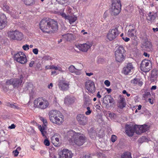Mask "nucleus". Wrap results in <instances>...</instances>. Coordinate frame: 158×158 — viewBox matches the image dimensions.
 Segmentation results:
<instances>
[{"label":"nucleus","mask_w":158,"mask_h":158,"mask_svg":"<svg viewBox=\"0 0 158 158\" xmlns=\"http://www.w3.org/2000/svg\"><path fill=\"white\" fill-rule=\"evenodd\" d=\"M69 136V141L73 145L81 146L86 141V138L85 135L81 133H76L73 131L68 132Z\"/></svg>","instance_id":"obj_1"},{"label":"nucleus","mask_w":158,"mask_h":158,"mask_svg":"<svg viewBox=\"0 0 158 158\" xmlns=\"http://www.w3.org/2000/svg\"><path fill=\"white\" fill-rule=\"evenodd\" d=\"M40 27L44 32L48 33L50 31H55L57 30V25L56 22L47 19L42 20L40 24Z\"/></svg>","instance_id":"obj_2"},{"label":"nucleus","mask_w":158,"mask_h":158,"mask_svg":"<svg viewBox=\"0 0 158 158\" xmlns=\"http://www.w3.org/2000/svg\"><path fill=\"white\" fill-rule=\"evenodd\" d=\"M50 121L58 125L62 124L64 121V117L62 114L56 110L50 111L48 114Z\"/></svg>","instance_id":"obj_3"},{"label":"nucleus","mask_w":158,"mask_h":158,"mask_svg":"<svg viewBox=\"0 0 158 158\" xmlns=\"http://www.w3.org/2000/svg\"><path fill=\"white\" fill-rule=\"evenodd\" d=\"M34 103L35 107L41 109L46 108L49 104L48 101L42 98H39L35 99Z\"/></svg>","instance_id":"obj_4"},{"label":"nucleus","mask_w":158,"mask_h":158,"mask_svg":"<svg viewBox=\"0 0 158 158\" xmlns=\"http://www.w3.org/2000/svg\"><path fill=\"white\" fill-rule=\"evenodd\" d=\"M125 52V50L123 46H119L115 52V58L117 61L120 62L124 60Z\"/></svg>","instance_id":"obj_5"},{"label":"nucleus","mask_w":158,"mask_h":158,"mask_svg":"<svg viewBox=\"0 0 158 158\" xmlns=\"http://www.w3.org/2000/svg\"><path fill=\"white\" fill-rule=\"evenodd\" d=\"M121 6L120 0H113L110 8L111 14L114 15H118L120 12Z\"/></svg>","instance_id":"obj_6"},{"label":"nucleus","mask_w":158,"mask_h":158,"mask_svg":"<svg viewBox=\"0 0 158 158\" xmlns=\"http://www.w3.org/2000/svg\"><path fill=\"white\" fill-rule=\"evenodd\" d=\"M14 58L15 60L21 64H25L27 62L26 55L24 53L20 51L14 54Z\"/></svg>","instance_id":"obj_7"},{"label":"nucleus","mask_w":158,"mask_h":158,"mask_svg":"<svg viewBox=\"0 0 158 158\" xmlns=\"http://www.w3.org/2000/svg\"><path fill=\"white\" fill-rule=\"evenodd\" d=\"M8 36L11 39L18 40H22L23 37V34L16 30L9 31Z\"/></svg>","instance_id":"obj_8"},{"label":"nucleus","mask_w":158,"mask_h":158,"mask_svg":"<svg viewBox=\"0 0 158 158\" xmlns=\"http://www.w3.org/2000/svg\"><path fill=\"white\" fill-rule=\"evenodd\" d=\"M152 64L148 60H143L140 64V68L142 71L146 72L149 71L151 69Z\"/></svg>","instance_id":"obj_9"},{"label":"nucleus","mask_w":158,"mask_h":158,"mask_svg":"<svg viewBox=\"0 0 158 158\" xmlns=\"http://www.w3.org/2000/svg\"><path fill=\"white\" fill-rule=\"evenodd\" d=\"M118 35V28L115 27L109 30L106 35V38L110 41H112L115 39Z\"/></svg>","instance_id":"obj_10"},{"label":"nucleus","mask_w":158,"mask_h":158,"mask_svg":"<svg viewBox=\"0 0 158 158\" xmlns=\"http://www.w3.org/2000/svg\"><path fill=\"white\" fill-rule=\"evenodd\" d=\"M73 155L71 151L65 148L58 152L59 158H72Z\"/></svg>","instance_id":"obj_11"},{"label":"nucleus","mask_w":158,"mask_h":158,"mask_svg":"<svg viewBox=\"0 0 158 158\" xmlns=\"http://www.w3.org/2000/svg\"><path fill=\"white\" fill-rule=\"evenodd\" d=\"M92 45V44L91 43L88 42L84 44H76L75 46L79 50L86 52L90 48Z\"/></svg>","instance_id":"obj_12"},{"label":"nucleus","mask_w":158,"mask_h":158,"mask_svg":"<svg viewBox=\"0 0 158 158\" xmlns=\"http://www.w3.org/2000/svg\"><path fill=\"white\" fill-rule=\"evenodd\" d=\"M135 132L137 135H140L142 133L145 132L149 130V127L147 125L134 126Z\"/></svg>","instance_id":"obj_13"},{"label":"nucleus","mask_w":158,"mask_h":158,"mask_svg":"<svg viewBox=\"0 0 158 158\" xmlns=\"http://www.w3.org/2000/svg\"><path fill=\"white\" fill-rule=\"evenodd\" d=\"M22 82V78L20 79H12L7 80L6 81L7 85H12L14 87H18L21 85Z\"/></svg>","instance_id":"obj_14"},{"label":"nucleus","mask_w":158,"mask_h":158,"mask_svg":"<svg viewBox=\"0 0 158 158\" xmlns=\"http://www.w3.org/2000/svg\"><path fill=\"white\" fill-rule=\"evenodd\" d=\"M86 89L91 93L94 92L95 91V86L94 82L90 80L87 81L85 84Z\"/></svg>","instance_id":"obj_15"},{"label":"nucleus","mask_w":158,"mask_h":158,"mask_svg":"<svg viewBox=\"0 0 158 158\" xmlns=\"http://www.w3.org/2000/svg\"><path fill=\"white\" fill-rule=\"evenodd\" d=\"M77 119L79 123L83 125H86L87 122V118L83 114H79L77 116Z\"/></svg>","instance_id":"obj_16"},{"label":"nucleus","mask_w":158,"mask_h":158,"mask_svg":"<svg viewBox=\"0 0 158 158\" xmlns=\"http://www.w3.org/2000/svg\"><path fill=\"white\" fill-rule=\"evenodd\" d=\"M40 119L43 121V122L44 124V126L42 127L40 125H38V128L41 132L43 136L46 137V132L45 131V129L46 126L47 124V121L46 119L42 118H41Z\"/></svg>","instance_id":"obj_17"},{"label":"nucleus","mask_w":158,"mask_h":158,"mask_svg":"<svg viewBox=\"0 0 158 158\" xmlns=\"http://www.w3.org/2000/svg\"><path fill=\"white\" fill-rule=\"evenodd\" d=\"M7 23L6 18L4 14L1 15L0 17V29H2L6 26Z\"/></svg>","instance_id":"obj_18"},{"label":"nucleus","mask_w":158,"mask_h":158,"mask_svg":"<svg viewBox=\"0 0 158 158\" xmlns=\"http://www.w3.org/2000/svg\"><path fill=\"white\" fill-rule=\"evenodd\" d=\"M75 100V98L73 96L66 97L64 100V103L67 106H69L74 103Z\"/></svg>","instance_id":"obj_19"},{"label":"nucleus","mask_w":158,"mask_h":158,"mask_svg":"<svg viewBox=\"0 0 158 158\" xmlns=\"http://www.w3.org/2000/svg\"><path fill=\"white\" fill-rule=\"evenodd\" d=\"M134 69L133 66L131 63L127 64V66L123 69V73L125 75H127L131 72Z\"/></svg>","instance_id":"obj_20"},{"label":"nucleus","mask_w":158,"mask_h":158,"mask_svg":"<svg viewBox=\"0 0 158 158\" xmlns=\"http://www.w3.org/2000/svg\"><path fill=\"white\" fill-rule=\"evenodd\" d=\"M126 128V132L127 135L129 136H132L135 132L134 126H127Z\"/></svg>","instance_id":"obj_21"},{"label":"nucleus","mask_w":158,"mask_h":158,"mask_svg":"<svg viewBox=\"0 0 158 158\" xmlns=\"http://www.w3.org/2000/svg\"><path fill=\"white\" fill-rule=\"evenodd\" d=\"M126 105L125 98L123 97L120 96V99L118 103V107L120 109H123Z\"/></svg>","instance_id":"obj_22"},{"label":"nucleus","mask_w":158,"mask_h":158,"mask_svg":"<svg viewBox=\"0 0 158 158\" xmlns=\"http://www.w3.org/2000/svg\"><path fill=\"white\" fill-rule=\"evenodd\" d=\"M69 83L64 81H60L59 85V88L62 90H67L69 88Z\"/></svg>","instance_id":"obj_23"},{"label":"nucleus","mask_w":158,"mask_h":158,"mask_svg":"<svg viewBox=\"0 0 158 158\" xmlns=\"http://www.w3.org/2000/svg\"><path fill=\"white\" fill-rule=\"evenodd\" d=\"M114 102L113 99L110 96H105L103 98V103L107 105L109 103H112Z\"/></svg>","instance_id":"obj_24"},{"label":"nucleus","mask_w":158,"mask_h":158,"mask_svg":"<svg viewBox=\"0 0 158 158\" xmlns=\"http://www.w3.org/2000/svg\"><path fill=\"white\" fill-rule=\"evenodd\" d=\"M156 15L152 12H150L148 14L147 19L149 23L153 22L156 18Z\"/></svg>","instance_id":"obj_25"},{"label":"nucleus","mask_w":158,"mask_h":158,"mask_svg":"<svg viewBox=\"0 0 158 158\" xmlns=\"http://www.w3.org/2000/svg\"><path fill=\"white\" fill-rule=\"evenodd\" d=\"M131 83L134 85H138L141 86L143 84V82L139 78H135L131 81Z\"/></svg>","instance_id":"obj_26"},{"label":"nucleus","mask_w":158,"mask_h":158,"mask_svg":"<svg viewBox=\"0 0 158 158\" xmlns=\"http://www.w3.org/2000/svg\"><path fill=\"white\" fill-rule=\"evenodd\" d=\"M60 138V135L55 133L51 137V140L53 142H56L57 143L59 142Z\"/></svg>","instance_id":"obj_27"},{"label":"nucleus","mask_w":158,"mask_h":158,"mask_svg":"<svg viewBox=\"0 0 158 158\" xmlns=\"http://www.w3.org/2000/svg\"><path fill=\"white\" fill-rule=\"evenodd\" d=\"M88 133L90 137L92 139H94L96 138V134L95 130L93 128H91L89 130Z\"/></svg>","instance_id":"obj_28"},{"label":"nucleus","mask_w":158,"mask_h":158,"mask_svg":"<svg viewBox=\"0 0 158 158\" xmlns=\"http://www.w3.org/2000/svg\"><path fill=\"white\" fill-rule=\"evenodd\" d=\"M63 39L65 41H69L73 38V35L71 34L68 33L62 35Z\"/></svg>","instance_id":"obj_29"},{"label":"nucleus","mask_w":158,"mask_h":158,"mask_svg":"<svg viewBox=\"0 0 158 158\" xmlns=\"http://www.w3.org/2000/svg\"><path fill=\"white\" fill-rule=\"evenodd\" d=\"M23 3L27 6H32L35 4V0H22Z\"/></svg>","instance_id":"obj_30"},{"label":"nucleus","mask_w":158,"mask_h":158,"mask_svg":"<svg viewBox=\"0 0 158 158\" xmlns=\"http://www.w3.org/2000/svg\"><path fill=\"white\" fill-rule=\"evenodd\" d=\"M157 72L156 70H153L151 73L150 78L152 81H155L157 77Z\"/></svg>","instance_id":"obj_31"},{"label":"nucleus","mask_w":158,"mask_h":158,"mask_svg":"<svg viewBox=\"0 0 158 158\" xmlns=\"http://www.w3.org/2000/svg\"><path fill=\"white\" fill-rule=\"evenodd\" d=\"M136 31L134 29H129L127 32V35L129 37H133L135 36Z\"/></svg>","instance_id":"obj_32"},{"label":"nucleus","mask_w":158,"mask_h":158,"mask_svg":"<svg viewBox=\"0 0 158 158\" xmlns=\"http://www.w3.org/2000/svg\"><path fill=\"white\" fill-rule=\"evenodd\" d=\"M67 19L69 21L70 24H71L77 20V17L75 16H69Z\"/></svg>","instance_id":"obj_33"},{"label":"nucleus","mask_w":158,"mask_h":158,"mask_svg":"<svg viewBox=\"0 0 158 158\" xmlns=\"http://www.w3.org/2000/svg\"><path fill=\"white\" fill-rule=\"evenodd\" d=\"M122 158H132L131 154L130 152H127L124 153L121 156Z\"/></svg>","instance_id":"obj_34"},{"label":"nucleus","mask_w":158,"mask_h":158,"mask_svg":"<svg viewBox=\"0 0 158 158\" xmlns=\"http://www.w3.org/2000/svg\"><path fill=\"white\" fill-rule=\"evenodd\" d=\"M58 3L62 5L66 6L69 4V0H61L58 2Z\"/></svg>","instance_id":"obj_35"},{"label":"nucleus","mask_w":158,"mask_h":158,"mask_svg":"<svg viewBox=\"0 0 158 158\" xmlns=\"http://www.w3.org/2000/svg\"><path fill=\"white\" fill-rule=\"evenodd\" d=\"M52 69H53L56 70H58L61 73H63L64 72V71L62 70L61 67L59 66H54V65H52Z\"/></svg>","instance_id":"obj_36"},{"label":"nucleus","mask_w":158,"mask_h":158,"mask_svg":"<svg viewBox=\"0 0 158 158\" xmlns=\"http://www.w3.org/2000/svg\"><path fill=\"white\" fill-rule=\"evenodd\" d=\"M151 95L149 91H145L144 94L143 95V98L144 100H146Z\"/></svg>","instance_id":"obj_37"},{"label":"nucleus","mask_w":158,"mask_h":158,"mask_svg":"<svg viewBox=\"0 0 158 158\" xmlns=\"http://www.w3.org/2000/svg\"><path fill=\"white\" fill-rule=\"evenodd\" d=\"M68 69L70 72L74 73L76 70V69L75 68L74 66L71 65L69 67Z\"/></svg>","instance_id":"obj_38"},{"label":"nucleus","mask_w":158,"mask_h":158,"mask_svg":"<svg viewBox=\"0 0 158 158\" xmlns=\"http://www.w3.org/2000/svg\"><path fill=\"white\" fill-rule=\"evenodd\" d=\"M27 89L31 91L33 89V85L31 83H28L27 85Z\"/></svg>","instance_id":"obj_39"},{"label":"nucleus","mask_w":158,"mask_h":158,"mask_svg":"<svg viewBox=\"0 0 158 158\" xmlns=\"http://www.w3.org/2000/svg\"><path fill=\"white\" fill-rule=\"evenodd\" d=\"M87 111L85 112V114L86 115H89L92 112V110L90 109V108L89 107H87L86 108Z\"/></svg>","instance_id":"obj_40"},{"label":"nucleus","mask_w":158,"mask_h":158,"mask_svg":"<svg viewBox=\"0 0 158 158\" xmlns=\"http://www.w3.org/2000/svg\"><path fill=\"white\" fill-rule=\"evenodd\" d=\"M60 15L65 19H67L68 18L69 16L66 15L65 14L64 12H60Z\"/></svg>","instance_id":"obj_41"},{"label":"nucleus","mask_w":158,"mask_h":158,"mask_svg":"<svg viewBox=\"0 0 158 158\" xmlns=\"http://www.w3.org/2000/svg\"><path fill=\"white\" fill-rule=\"evenodd\" d=\"M117 139V136L114 135H112L111 138V140L112 142H115Z\"/></svg>","instance_id":"obj_42"},{"label":"nucleus","mask_w":158,"mask_h":158,"mask_svg":"<svg viewBox=\"0 0 158 158\" xmlns=\"http://www.w3.org/2000/svg\"><path fill=\"white\" fill-rule=\"evenodd\" d=\"M22 48L24 50L26 51L29 49V46L27 44H25L23 46Z\"/></svg>","instance_id":"obj_43"},{"label":"nucleus","mask_w":158,"mask_h":158,"mask_svg":"<svg viewBox=\"0 0 158 158\" xmlns=\"http://www.w3.org/2000/svg\"><path fill=\"white\" fill-rule=\"evenodd\" d=\"M44 144L47 146H48L50 145L49 141L47 139H45L44 142Z\"/></svg>","instance_id":"obj_44"},{"label":"nucleus","mask_w":158,"mask_h":158,"mask_svg":"<svg viewBox=\"0 0 158 158\" xmlns=\"http://www.w3.org/2000/svg\"><path fill=\"white\" fill-rule=\"evenodd\" d=\"M104 84L107 87H109L110 85V82L108 80L105 81Z\"/></svg>","instance_id":"obj_45"},{"label":"nucleus","mask_w":158,"mask_h":158,"mask_svg":"<svg viewBox=\"0 0 158 158\" xmlns=\"http://www.w3.org/2000/svg\"><path fill=\"white\" fill-rule=\"evenodd\" d=\"M52 133H54V130L51 128H49L48 130V134H51Z\"/></svg>","instance_id":"obj_46"},{"label":"nucleus","mask_w":158,"mask_h":158,"mask_svg":"<svg viewBox=\"0 0 158 158\" xmlns=\"http://www.w3.org/2000/svg\"><path fill=\"white\" fill-rule=\"evenodd\" d=\"M13 154L15 156H17L19 154V152H18L16 150L14 151L13 152Z\"/></svg>","instance_id":"obj_47"},{"label":"nucleus","mask_w":158,"mask_h":158,"mask_svg":"<svg viewBox=\"0 0 158 158\" xmlns=\"http://www.w3.org/2000/svg\"><path fill=\"white\" fill-rule=\"evenodd\" d=\"M32 52L34 54L37 55L38 53V50L37 48H34L33 49Z\"/></svg>","instance_id":"obj_48"},{"label":"nucleus","mask_w":158,"mask_h":158,"mask_svg":"<svg viewBox=\"0 0 158 158\" xmlns=\"http://www.w3.org/2000/svg\"><path fill=\"white\" fill-rule=\"evenodd\" d=\"M77 75H80L81 74V72L80 70H78L76 69V70L74 72Z\"/></svg>","instance_id":"obj_49"},{"label":"nucleus","mask_w":158,"mask_h":158,"mask_svg":"<svg viewBox=\"0 0 158 158\" xmlns=\"http://www.w3.org/2000/svg\"><path fill=\"white\" fill-rule=\"evenodd\" d=\"M75 27V26L74 25H72L71 26L70 29V31H76L75 28H74V27Z\"/></svg>","instance_id":"obj_50"},{"label":"nucleus","mask_w":158,"mask_h":158,"mask_svg":"<svg viewBox=\"0 0 158 158\" xmlns=\"http://www.w3.org/2000/svg\"><path fill=\"white\" fill-rule=\"evenodd\" d=\"M35 64V62L33 60L31 61L29 64V66L30 67H33V65Z\"/></svg>","instance_id":"obj_51"},{"label":"nucleus","mask_w":158,"mask_h":158,"mask_svg":"<svg viewBox=\"0 0 158 158\" xmlns=\"http://www.w3.org/2000/svg\"><path fill=\"white\" fill-rule=\"evenodd\" d=\"M59 73L57 72L55 70L54 71H52L51 72V74L53 76H55L57 75Z\"/></svg>","instance_id":"obj_52"},{"label":"nucleus","mask_w":158,"mask_h":158,"mask_svg":"<svg viewBox=\"0 0 158 158\" xmlns=\"http://www.w3.org/2000/svg\"><path fill=\"white\" fill-rule=\"evenodd\" d=\"M51 59V57L48 56H45L44 57V59L45 60H50Z\"/></svg>","instance_id":"obj_53"},{"label":"nucleus","mask_w":158,"mask_h":158,"mask_svg":"<svg viewBox=\"0 0 158 158\" xmlns=\"http://www.w3.org/2000/svg\"><path fill=\"white\" fill-rule=\"evenodd\" d=\"M16 127L15 125L14 124H12L10 126L8 127V128L9 129H14Z\"/></svg>","instance_id":"obj_54"},{"label":"nucleus","mask_w":158,"mask_h":158,"mask_svg":"<svg viewBox=\"0 0 158 158\" xmlns=\"http://www.w3.org/2000/svg\"><path fill=\"white\" fill-rule=\"evenodd\" d=\"M122 39L125 42H128L130 40V39L127 37H122Z\"/></svg>","instance_id":"obj_55"},{"label":"nucleus","mask_w":158,"mask_h":158,"mask_svg":"<svg viewBox=\"0 0 158 158\" xmlns=\"http://www.w3.org/2000/svg\"><path fill=\"white\" fill-rule=\"evenodd\" d=\"M122 92H123V93L124 94H126L127 95V96L128 97H129L130 95V94L127 93V92L125 90H123Z\"/></svg>","instance_id":"obj_56"},{"label":"nucleus","mask_w":158,"mask_h":158,"mask_svg":"<svg viewBox=\"0 0 158 158\" xmlns=\"http://www.w3.org/2000/svg\"><path fill=\"white\" fill-rule=\"evenodd\" d=\"M147 44H148V46H146V45H145L146 46V48H151V47H152V44H151V43L149 42H147Z\"/></svg>","instance_id":"obj_57"},{"label":"nucleus","mask_w":158,"mask_h":158,"mask_svg":"<svg viewBox=\"0 0 158 158\" xmlns=\"http://www.w3.org/2000/svg\"><path fill=\"white\" fill-rule=\"evenodd\" d=\"M52 65H47L45 66V68L46 69H52Z\"/></svg>","instance_id":"obj_58"},{"label":"nucleus","mask_w":158,"mask_h":158,"mask_svg":"<svg viewBox=\"0 0 158 158\" xmlns=\"http://www.w3.org/2000/svg\"><path fill=\"white\" fill-rule=\"evenodd\" d=\"M30 130H32L33 131V128L31 127H28L27 128V130L29 132H30Z\"/></svg>","instance_id":"obj_59"},{"label":"nucleus","mask_w":158,"mask_h":158,"mask_svg":"<svg viewBox=\"0 0 158 158\" xmlns=\"http://www.w3.org/2000/svg\"><path fill=\"white\" fill-rule=\"evenodd\" d=\"M90 156L88 155L82 156L81 158H90Z\"/></svg>","instance_id":"obj_60"},{"label":"nucleus","mask_w":158,"mask_h":158,"mask_svg":"<svg viewBox=\"0 0 158 158\" xmlns=\"http://www.w3.org/2000/svg\"><path fill=\"white\" fill-rule=\"evenodd\" d=\"M95 107L96 108V109L98 110H100L101 107L100 106L98 105L97 104L95 106Z\"/></svg>","instance_id":"obj_61"},{"label":"nucleus","mask_w":158,"mask_h":158,"mask_svg":"<svg viewBox=\"0 0 158 158\" xmlns=\"http://www.w3.org/2000/svg\"><path fill=\"white\" fill-rule=\"evenodd\" d=\"M53 87V84L52 83H51L48 85V88L49 89H51Z\"/></svg>","instance_id":"obj_62"},{"label":"nucleus","mask_w":158,"mask_h":158,"mask_svg":"<svg viewBox=\"0 0 158 158\" xmlns=\"http://www.w3.org/2000/svg\"><path fill=\"white\" fill-rule=\"evenodd\" d=\"M97 96L98 98H100L101 97V96L100 94V92H98L97 94Z\"/></svg>","instance_id":"obj_63"},{"label":"nucleus","mask_w":158,"mask_h":158,"mask_svg":"<svg viewBox=\"0 0 158 158\" xmlns=\"http://www.w3.org/2000/svg\"><path fill=\"white\" fill-rule=\"evenodd\" d=\"M143 55L145 57H149V54L145 52H144Z\"/></svg>","instance_id":"obj_64"}]
</instances>
